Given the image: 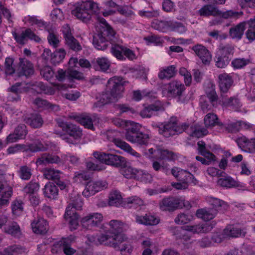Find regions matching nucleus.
<instances>
[{
	"mask_svg": "<svg viewBox=\"0 0 255 255\" xmlns=\"http://www.w3.org/2000/svg\"><path fill=\"white\" fill-rule=\"evenodd\" d=\"M18 173L21 179L28 180L32 175L31 169L27 165L21 166L19 168Z\"/></svg>",
	"mask_w": 255,
	"mask_h": 255,
	"instance_id": "49",
	"label": "nucleus"
},
{
	"mask_svg": "<svg viewBox=\"0 0 255 255\" xmlns=\"http://www.w3.org/2000/svg\"><path fill=\"white\" fill-rule=\"evenodd\" d=\"M164 110L161 102L157 101L153 104L145 107L140 113L142 118H150L154 112H158Z\"/></svg>",
	"mask_w": 255,
	"mask_h": 255,
	"instance_id": "19",
	"label": "nucleus"
},
{
	"mask_svg": "<svg viewBox=\"0 0 255 255\" xmlns=\"http://www.w3.org/2000/svg\"><path fill=\"white\" fill-rule=\"evenodd\" d=\"M65 41V44L71 50L75 51H79L82 50V46L79 41L74 37H70Z\"/></svg>",
	"mask_w": 255,
	"mask_h": 255,
	"instance_id": "46",
	"label": "nucleus"
},
{
	"mask_svg": "<svg viewBox=\"0 0 255 255\" xmlns=\"http://www.w3.org/2000/svg\"><path fill=\"white\" fill-rule=\"evenodd\" d=\"M206 96H201L200 100L201 109L205 113L211 110L213 107H217L218 99V95L213 86L206 90Z\"/></svg>",
	"mask_w": 255,
	"mask_h": 255,
	"instance_id": "5",
	"label": "nucleus"
},
{
	"mask_svg": "<svg viewBox=\"0 0 255 255\" xmlns=\"http://www.w3.org/2000/svg\"><path fill=\"white\" fill-rule=\"evenodd\" d=\"M246 21L242 22L230 28L229 35L233 39H241L246 29Z\"/></svg>",
	"mask_w": 255,
	"mask_h": 255,
	"instance_id": "22",
	"label": "nucleus"
},
{
	"mask_svg": "<svg viewBox=\"0 0 255 255\" xmlns=\"http://www.w3.org/2000/svg\"><path fill=\"white\" fill-rule=\"evenodd\" d=\"M208 201L212 206L211 209L216 211V214L218 212L222 211L223 209H226L228 207L227 204L224 201L214 197H208Z\"/></svg>",
	"mask_w": 255,
	"mask_h": 255,
	"instance_id": "33",
	"label": "nucleus"
},
{
	"mask_svg": "<svg viewBox=\"0 0 255 255\" xmlns=\"http://www.w3.org/2000/svg\"><path fill=\"white\" fill-rule=\"evenodd\" d=\"M185 85L181 81L173 80L169 82L163 90L164 95L172 98H180L185 91Z\"/></svg>",
	"mask_w": 255,
	"mask_h": 255,
	"instance_id": "7",
	"label": "nucleus"
},
{
	"mask_svg": "<svg viewBox=\"0 0 255 255\" xmlns=\"http://www.w3.org/2000/svg\"><path fill=\"white\" fill-rule=\"evenodd\" d=\"M124 48V46L113 44L111 47V52L117 59L123 60L125 59L123 55Z\"/></svg>",
	"mask_w": 255,
	"mask_h": 255,
	"instance_id": "51",
	"label": "nucleus"
},
{
	"mask_svg": "<svg viewBox=\"0 0 255 255\" xmlns=\"http://www.w3.org/2000/svg\"><path fill=\"white\" fill-rule=\"evenodd\" d=\"M204 122L206 128H212L215 126H217L219 129H220V124H222L217 116L213 113L207 114L204 117Z\"/></svg>",
	"mask_w": 255,
	"mask_h": 255,
	"instance_id": "27",
	"label": "nucleus"
},
{
	"mask_svg": "<svg viewBox=\"0 0 255 255\" xmlns=\"http://www.w3.org/2000/svg\"><path fill=\"white\" fill-rule=\"evenodd\" d=\"M176 121V117H171L168 122L159 125L158 127L159 133L165 137L175 135L174 124Z\"/></svg>",
	"mask_w": 255,
	"mask_h": 255,
	"instance_id": "14",
	"label": "nucleus"
},
{
	"mask_svg": "<svg viewBox=\"0 0 255 255\" xmlns=\"http://www.w3.org/2000/svg\"><path fill=\"white\" fill-rule=\"evenodd\" d=\"M31 226L33 232L37 234H45L48 229L47 221L41 218L34 219L31 222Z\"/></svg>",
	"mask_w": 255,
	"mask_h": 255,
	"instance_id": "17",
	"label": "nucleus"
},
{
	"mask_svg": "<svg viewBox=\"0 0 255 255\" xmlns=\"http://www.w3.org/2000/svg\"><path fill=\"white\" fill-rule=\"evenodd\" d=\"M106 186L107 184L105 182L90 181L86 185L85 188L83 191L82 194L85 197H88L106 188Z\"/></svg>",
	"mask_w": 255,
	"mask_h": 255,
	"instance_id": "11",
	"label": "nucleus"
},
{
	"mask_svg": "<svg viewBox=\"0 0 255 255\" xmlns=\"http://www.w3.org/2000/svg\"><path fill=\"white\" fill-rule=\"evenodd\" d=\"M121 167L120 172L125 178L136 179L138 169L126 165Z\"/></svg>",
	"mask_w": 255,
	"mask_h": 255,
	"instance_id": "37",
	"label": "nucleus"
},
{
	"mask_svg": "<svg viewBox=\"0 0 255 255\" xmlns=\"http://www.w3.org/2000/svg\"><path fill=\"white\" fill-rule=\"evenodd\" d=\"M96 63L103 71H106L110 66V62L109 60L104 57L99 58L96 60Z\"/></svg>",
	"mask_w": 255,
	"mask_h": 255,
	"instance_id": "62",
	"label": "nucleus"
},
{
	"mask_svg": "<svg viewBox=\"0 0 255 255\" xmlns=\"http://www.w3.org/2000/svg\"><path fill=\"white\" fill-rule=\"evenodd\" d=\"M110 226V231L113 235L121 234V232L127 229L128 226L122 222L121 221L113 220L109 223Z\"/></svg>",
	"mask_w": 255,
	"mask_h": 255,
	"instance_id": "31",
	"label": "nucleus"
},
{
	"mask_svg": "<svg viewBox=\"0 0 255 255\" xmlns=\"http://www.w3.org/2000/svg\"><path fill=\"white\" fill-rule=\"evenodd\" d=\"M106 164L115 167H123L126 165L127 161L125 157L113 154H109Z\"/></svg>",
	"mask_w": 255,
	"mask_h": 255,
	"instance_id": "28",
	"label": "nucleus"
},
{
	"mask_svg": "<svg viewBox=\"0 0 255 255\" xmlns=\"http://www.w3.org/2000/svg\"><path fill=\"white\" fill-rule=\"evenodd\" d=\"M231 60V58L219 55L215 60L216 65L220 68H223L228 65Z\"/></svg>",
	"mask_w": 255,
	"mask_h": 255,
	"instance_id": "57",
	"label": "nucleus"
},
{
	"mask_svg": "<svg viewBox=\"0 0 255 255\" xmlns=\"http://www.w3.org/2000/svg\"><path fill=\"white\" fill-rule=\"evenodd\" d=\"M122 201V198L120 193L117 191L111 192L109 195V204L110 206H118Z\"/></svg>",
	"mask_w": 255,
	"mask_h": 255,
	"instance_id": "42",
	"label": "nucleus"
},
{
	"mask_svg": "<svg viewBox=\"0 0 255 255\" xmlns=\"http://www.w3.org/2000/svg\"><path fill=\"white\" fill-rule=\"evenodd\" d=\"M193 218V216L192 215L180 213L175 218L174 221L178 225L185 224L190 222Z\"/></svg>",
	"mask_w": 255,
	"mask_h": 255,
	"instance_id": "50",
	"label": "nucleus"
},
{
	"mask_svg": "<svg viewBox=\"0 0 255 255\" xmlns=\"http://www.w3.org/2000/svg\"><path fill=\"white\" fill-rule=\"evenodd\" d=\"M66 52L63 49H60L54 52L51 55V62L53 64H56L61 62L64 58Z\"/></svg>",
	"mask_w": 255,
	"mask_h": 255,
	"instance_id": "47",
	"label": "nucleus"
},
{
	"mask_svg": "<svg viewBox=\"0 0 255 255\" xmlns=\"http://www.w3.org/2000/svg\"><path fill=\"white\" fill-rule=\"evenodd\" d=\"M103 220V216L101 214L95 213L91 214L84 217L81 222L83 227L90 229L98 226Z\"/></svg>",
	"mask_w": 255,
	"mask_h": 255,
	"instance_id": "12",
	"label": "nucleus"
},
{
	"mask_svg": "<svg viewBox=\"0 0 255 255\" xmlns=\"http://www.w3.org/2000/svg\"><path fill=\"white\" fill-rule=\"evenodd\" d=\"M43 193L45 197L54 199L58 195V189L54 184L49 182L45 185Z\"/></svg>",
	"mask_w": 255,
	"mask_h": 255,
	"instance_id": "38",
	"label": "nucleus"
},
{
	"mask_svg": "<svg viewBox=\"0 0 255 255\" xmlns=\"http://www.w3.org/2000/svg\"><path fill=\"white\" fill-rule=\"evenodd\" d=\"M39 188V184L37 182L32 180L25 185L23 191L24 193L30 196L36 193L38 191Z\"/></svg>",
	"mask_w": 255,
	"mask_h": 255,
	"instance_id": "44",
	"label": "nucleus"
},
{
	"mask_svg": "<svg viewBox=\"0 0 255 255\" xmlns=\"http://www.w3.org/2000/svg\"><path fill=\"white\" fill-rule=\"evenodd\" d=\"M23 121L26 124L34 128H41L44 123L41 116L37 114H31L29 117H25Z\"/></svg>",
	"mask_w": 255,
	"mask_h": 255,
	"instance_id": "20",
	"label": "nucleus"
},
{
	"mask_svg": "<svg viewBox=\"0 0 255 255\" xmlns=\"http://www.w3.org/2000/svg\"><path fill=\"white\" fill-rule=\"evenodd\" d=\"M218 83L220 91L222 94L226 93L233 83L231 76L224 73L218 76Z\"/></svg>",
	"mask_w": 255,
	"mask_h": 255,
	"instance_id": "18",
	"label": "nucleus"
},
{
	"mask_svg": "<svg viewBox=\"0 0 255 255\" xmlns=\"http://www.w3.org/2000/svg\"><path fill=\"white\" fill-rule=\"evenodd\" d=\"M180 207V199L174 197L165 198L159 202L160 209L162 211H173Z\"/></svg>",
	"mask_w": 255,
	"mask_h": 255,
	"instance_id": "10",
	"label": "nucleus"
},
{
	"mask_svg": "<svg viewBox=\"0 0 255 255\" xmlns=\"http://www.w3.org/2000/svg\"><path fill=\"white\" fill-rule=\"evenodd\" d=\"M188 134L197 138L201 137L208 133L207 128L202 127L198 124L190 125V129H188Z\"/></svg>",
	"mask_w": 255,
	"mask_h": 255,
	"instance_id": "25",
	"label": "nucleus"
},
{
	"mask_svg": "<svg viewBox=\"0 0 255 255\" xmlns=\"http://www.w3.org/2000/svg\"><path fill=\"white\" fill-rule=\"evenodd\" d=\"M12 193V187L8 183L4 180H0V208L8 204Z\"/></svg>",
	"mask_w": 255,
	"mask_h": 255,
	"instance_id": "9",
	"label": "nucleus"
},
{
	"mask_svg": "<svg viewBox=\"0 0 255 255\" xmlns=\"http://www.w3.org/2000/svg\"><path fill=\"white\" fill-rule=\"evenodd\" d=\"M70 209V207H67L64 218L66 220H69L71 230H75L78 226L79 216L75 210Z\"/></svg>",
	"mask_w": 255,
	"mask_h": 255,
	"instance_id": "21",
	"label": "nucleus"
},
{
	"mask_svg": "<svg viewBox=\"0 0 255 255\" xmlns=\"http://www.w3.org/2000/svg\"><path fill=\"white\" fill-rule=\"evenodd\" d=\"M217 184L222 187L226 188H233L239 186L238 182L229 176H225L219 179Z\"/></svg>",
	"mask_w": 255,
	"mask_h": 255,
	"instance_id": "35",
	"label": "nucleus"
},
{
	"mask_svg": "<svg viewBox=\"0 0 255 255\" xmlns=\"http://www.w3.org/2000/svg\"><path fill=\"white\" fill-rule=\"evenodd\" d=\"M60 171L51 168H46L43 170V176L48 180L55 181L60 176Z\"/></svg>",
	"mask_w": 255,
	"mask_h": 255,
	"instance_id": "48",
	"label": "nucleus"
},
{
	"mask_svg": "<svg viewBox=\"0 0 255 255\" xmlns=\"http://www.w3.org/2000/svg\"><path fill=\"white\" fill-rule=\"evenodd\" d=\"M136 222L145 225H155L158 224V219L151 214H146L144 216H136Z\"/></svg>",
	"mask_w": 255,
	"mask_h": 255,
	"instance_id": "32",
	"label": "nucleus"
},
{
	"mask_svg": "<svg viewBox=\"0 0 255 255\" xmlns=\"http://www.w3.org/2000/svg\"><path fill=\"white\" fill-rule=\"evenodd\" d=\"M75 243V238L72 236L61 240V249L65 255H73L76 252Z\"/></svg>",
	"mask_w": 255,
	"mask_h": 255,
	"instance_id": "15",
	"label": "nucleus"
},
{
	"mask_svg": "<svg viewBox=\"0 0 255 255\" xmlns=\"http://www.w3.org/2000/svg\"><path fill=\"white\" fill-rule=\"evenodd\" d=\"M192 49L203 63L207 64L210 63L212 59V56L209 50L204 46L197 44L194 46Z\"/></svg>",
	"mask_w": 255,
	"mask_h": 255,
	"instance_id": "16",
	"label": "nucleus"
},
{
	"mask_svg": "<svg viewBox=\"0 0 255 255\" xmlns=\"http://www.w3.org/2000/svg\"><path fill=\"white\" fill-rule=\"evenodd\" d=\"M219 14H218V16H220L224 19H228L232 18H237L243 14L242 12L235 11L232 10H227L224 12H222L219 10Z\"/></svg>",
	"mask_w": 255,
	"mask_h": 255,
	"instance_id": "52",
	"label": "nucleus"
},
{
	"mask_svg": "<svg viewBox=\"0 0 255 255\" xmlns=\"http://www.w3.org/2000/svg\"><path fill=\"white\" fill-rule=\"evenodd\" d=\"M198 13L201 16L208 17L210 16H218L219 14V9L214 5L209 4L203 6L200 8Z\"/></svg>",
	"mask_w": 255,
	"mask_h": 255,
	"instance_id": "24",
	"label": "nucleus"
},
{
	"mask_svg": "<svg viewBox=\"0 0 255 255\" xmlns=\"http://www.w3.org/2000/svg\"><path fill=\"white\" fill-rule=\"evenodd\" d=\"M12 35L15 41L22 45H24L28 39L36 42L41 40V38L29 28L22 30L15 29L12 31Z\"/></svg>",
	"mask_w": 255,
	"mask_h": 255,
	"instance_id": "6",
	"label": "nucleus"
},
{
	"mask_svg": "<svg viewBox=\"0 0 255 255\" xmlns=\"http://www.w3.org/2000/svg\"><path fill=\"white\" fill-rule=\"evenodd\" d=\"M126 202L128 204H130V207L137 208V206L143 205V201L137 196H132L127 198Z\"/></svg>",
	"mask_w": 255,
	"mask_h": 255,
	"instance_id": "63",
	"label": "nucleus"
},
{
	"mask_svg": "<svg viewBox=\"0 0 255 255\" xmlns=\"http://www.w3.org/2000/svg\"><path fill=\"white\" fill-rule=\"evenodd\" d=\"M167 30L182 33L186 31V28L181 23L172 21H166V30Z\"/></svg>",
	"mask_w": 255,
	"mask_h": 255,
	"instance_id": "39",
	"label": "nucleus"
},
{
	"mask_svg": "<svg viewBox=\"0 0 255 255\" xmlns=\"http://www.w3.org/2000/svg\"><path fill=\"white\" fill-rule=\"evenodd\" d=\"M240 130V124L238 122L231 123L225 124L222 123L220 124V131H227L228 132H236Z\"/></svg>",
	"mask_w": 255,
	"mask_h": 255,
	"instance_id": "41",
	"label": "nucleus"
},
{
	"mask_svg": "<svg viewBox=\"0 0 255 255\" xmlns=\"http://www.w3.org/2000/svg\"><path fill=\"white\" fill-rule=\"evenodd\" d=\"M224 233L226 237L237 238L242 234V230L238 228L232 226H228L224 230Z\"/></svg>",
	"mask_w": 255,
	"mask_h": 255,
	"instance_id": "45",
	"label": "nucleus"
},
{
	"mask_svg": "<svg viewBox=\"0 0 255 255\" xmlns=\"http://www.w3.org/2000/svg\"><path fill=\"white\" fill-rule=\"evenodd\" d=\"M14 132L20 139H24L28 133V130L24 124H19L15 128Z\"/></svg>",
	"mask_w": 255,
	"mask_h": 255,
	"instance_id": "59",
	"label": "nucleus"
},
{
	"mask_svg": "<svg viewBox=\"0 0 255 255\" xmlns=\"http://www.w3.org/2000/svg\"><path fill=\"white\" fill-rule=\"evenodd\" d=\"M98 10L96 3L92 0H88L77 3L71 13L77 18L86 21L90 19L92 14L98 12Z\"/></svg>",
	"mask_w": 255,
	"mask_h": 255,
	"instance_id": "2",
	"label": "nucleus"
},
{
	"mask_svg": "<svg viewBox=\"0 0 255 255\" xmlns=\"http://www.w3.org/2000/svg\"><path fill=\"white\" fill-rule=\"evenodd\" d=\"M99 30L93 36V44L98 50H104L108 47L109 41L115 38L116 32L105 19L100 20Z\"/></svg>",
	"mask_w": 255,
	"mask_h": 255,
	"instance_id": "1",
	"label": "nucleus"
},
{
	"mask_svg": "<svg viewBox=\"0 0 255 255\" xmlns=\"http://www.w3.org/2000/svg\"><path fill=\"white\" fill-rule=\"evenodd\" d=\"M23 203L20 200H15L11 205L12 211L13 214L18 216L23 211Z\"/></svg>",
	"mask_w": 255,
	"mask_h": 255,
	"instance_id": "61",
	"label": "nucleus"
},
{
	"mask_svg": "<svg viewBox=\"0 0 255 255\" xmlns=\"http://www.w3.org/2000/svg\"><path fill=\"white\" fill-rule=\"evenodd\" d=\"M176 72L177 70L175 66H169L159 72L158 77L161 80L169 79L176 75Z\"/></svg>",
	"mask_w": 255,
	"mask_h": 255,
	"instance_id": "36",
	"label": "nucleus"
},
{
	"mask_svg": "<svg viewBox=\"0 0 255 255\" xmlns=\"http://www.w3.org/2000/svg\"><path fill=\"white\" fill-rule=\"evenodd\" d=\"M127 238L123 234L112 235L111 246L117 251H120L122 255H129L132 251L131 246L127 241Z\"/></svg>",
	"mask_w": 255,
	"mask_h": 255,
	"instance_id": "4",
	"label": "nucleus"
},
{
	"mask_svg": "<svg viewBox=\"0 0 255 255\" xmlns=\"http://www.w3.org/2000/svg\"><path fill=\"white\" fill-rule=\"evenodd\" d=\"M150 136L148 134L139 131L137 132L136 135L133 137V139H131L129 141L137 143L138 145L142 146L147 145Z\"/></svg>",
	"mask_w": 255,
	"mask_h": 255,
	"instance_id": "34",
	"label": "nucleus"
},
{
	"mask_svg": "<svg viewBox=\"0 0 255 255\" xmlns=\"http://www.w3.org/2000/svg\"><path fill=\"white\" fill-rule=\"evenodd\" d=\"M178 120L176 119V121L174 124V134H178L185 131L188 134V129H190V125L186 123H182L178 125Z\"/></svg>",
	"mask_w": 255,
	"mask_h": 255,
	"instance_id": "54",
	"label": "nucleus"
},
{
	"mask_svg": "<svg viewBox=\"0 0 255 255\" xmlns=\"http://www.w3.org/2000/svg\"><path fill=\"white\" fill-rule=\"evenodd\" d=\"M171 173L178 180L183 182H187L189 181V179H191L193 176L191 173L186 170L180 169L176 167L171 169Z\"/></svg>",
	"mask_w": 255,
	"mask_h": 255,
	"instance_id": "29",
	"label": "nucleus"
},
{
	"mask_svg": "<svg viewBox=\"0 0 255 255\" xmlns=\"http://www.w3.org/2000/svg\"><path fill=\"white\" fill-rule=\"evenodd\" d=\"M40 74L47 81L53 78L54 72L50 66H45L40 70Z\"/></svg>",
	"mask_w": 255,
	"mask_h": 255,
	"instance_id": "60",
	"label": "nucleus"
},
{
	"mask_svg": "<svg viewBox=\"0 0 255 255\" xmlns=\"http://www.w3.org/2000/svg\"><path fill=\"white\" fill-rule=\"evenodd\" d=\"M213 229L212 225L210 223H204L194 226L185 227V230L194 234L206 233Z\"/></svg>",
	"mask_w": 255,
	"mask_h": 255,
	"instance_id": "23",
	"label": "nucleus"
},
{
	"mask_svg": "<svg viewBox=\"0 0 255 255\" xmlns=\"http://www.w3.org/2000/svg\"><path fill=\"white\" fill-rule=\"evenodd\" d=\"M17 73L19 76H30L34 74V70L33 64L25 58H20Z\"/></svg>",
	"mask_w": 255,
	"mask_h": 255,
	"instance_id": "13",
	"label": "nucleus"
},
{
	"mask_svg": "<svg viewBox=\"0 0 255 255\" xmlns=\"http://www.w3.org/2000/svg\"><path fill=\"white\" fill-rule=\"evenodd\" d=\"M221 102L222 105L226 107H232L235 110H238L241 107V103L239 100L236 97H230L229 99H226L221 95Z\"/></svg>",
	"mask_w": 255,
	"mask_h": 255,
	"instance_id": "40",
	"label": "nucleus"
},
{
	"mask_svg": "<svg viewBox=\"0 0 255 255\" xmlns=\"http://www.w3.org/2000/svg\"><path fill=\"white\" fill-rule=\"evenodd\" d=\"M136 179L145 183L150 182L152 180V176L148 173L141 170H138Z\"/></svg>",
	"mask_w": 255,
	"mask_h": 255,
	"instance_id": "56",
	"label": "nucleus"
},
{
	"mask_svg": "<svg viewBox=\"0 0 255 255\" xmlns=\"http://www.w3.org/2000/svg\"><path fill=\"white\" fill-rule=\"evenodd\" d=\"M250 63L249 59L236 58L232 62V65L235 69L242 68Z\"/></svg>",
	"mask_w": 255,
	"mask_h": 255,
	"instance_id": "58",
	"label": "nucleus"
},
{
	"mask_svg": "<svg viewBox=\"0 0 255 255\" xmlns=\"http://www.w3.org/2000/svg\"><path fill=\"white\" fill-rule=\"evenodd\" d=\"M117 100L118 99L113 96V95L111 94V93L107 89L106 91L102 95L100 101L103 105H105L116 102Z\"/></svg>",
	"mask_w": 255,
	"mask_h": 255,
	"instance_id": "55",
	"label": "nucleus"
},
{
	"mask_svg": "<svg viewBox=\"0 0 255 255\" xmlns=\"http://www.w3.org/2000/svg\"><path fill=\"white\" fill-rule=\"evenodd\" d=\"M157 156L160 159H172L174 158V153L168 150L157 148Z\"/></svg>",
	"mask_w": 255,
	"mask_h": 255,
	"instance_id": "53",
	"label": "nucleus"
},
{
	"mask_svg": "<svg viewBox=\"0 0 255 255\" xmlns=\"http://www.w3.org/2000/svg\"><path fill=\"white\" fill-rule=\"evenodd\" d=\"M113 141L117 146L124 150L125 152L137 157L140 156L139 153L133 149L129 144L121 139L119 138H114Z\"/></svg>",
	"mask_w": 255,
	"mask_h": 255,
	"instance_id": "26",
	"label": "nucleus"
},
{
	"mask_svg": "<svg viewBox=\"0 0 255 255\" xmlns=\"http://www.w3.org/2000/svg\"><path fill=\"white\" fill-rule=\"evenodd\" d=\"M23 252L22 249L17 245H13L9 247L3 251V252H0V254H5V255H13V253H21Z\"/></svg>",
	"mask_w": 255,
	"mask_h": 255,
	"instance_id": "64",
	"label": "nucleus"
},
{
	"mask_svg": "<svg viewBox=\"0 0 255 255\" xmlns=\"http://www.w3.org/2000/svg\"><path fill=\"white\" fill-rule=\"evenodd\" d=\"M58 125L67 134V135L63 137V139L67 142L74 144L81 138L83 135L82 130L76 125L64 122H58Z\"/></svg>",
	"mask_w": 255,
	"mask_h": 255,
	"instance_id": "3",
	"label": "nucleus"
},
{
	"mask_svg": "<svg viewBox=\"0 0 255 255\" xmlns=\"http://www.w3.org/2000/svg\"><path fill=\"white\" fill-rule=\"evenodd\" d=\"M4 232L13 236H18L20 235V229L19 225L16 222H12L4 228Z\"/></svg>",
	"mask_w": 255,
	"mask_h": 255,
	"instance_id": "43",
	"label": "nucleus"
},
{
	"mask_svg": "<svg viewBox=\"0 0 255 255\" xmlns=\"http://www.w3.org/2000/svg\"><path fill=\"white\" fill-rule=\"evenodd\" d=\"M107 89L113 96L118 99L125 89L123 78L115 76L110 78L108 81Z\"/></svg>",
	"mask_w": 255,
	"mask_h": 255,
	"instance_id": "8",
	"label": "nucleus"
},
{
	"mask_svg": "<svg viewBox=\"0 0 255 255\" xmlns=\"http://www.w3.org/2000/svg\"><path fill=\"white\" fill-rule=\"evenodd\" d=\"M196 215L198 218L208 221L213 219L217 214L216 211L211 208H203L197 210Z\"/></svg>",
	"mask_w": 255,
	"mask_h": 255,
	"instance_id": "30",
	"label": "nucleus"
}]
</instances>
